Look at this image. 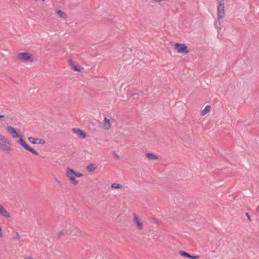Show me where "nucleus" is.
<instances>
[{
  "instance_id": "9b49d317",
  "label": "nucleus",
  "mask_w": 259,
  "mask_h": 259,
  "mask_svg": "<svg viewBox=\"0 0 259 259\" xmlns=\"http://www.w3.org/2000/svg\"><path fill=\"white\" fill-rule=\"evenodd\" d=\"M71 228V225L69 223L66 222L64 226V229L62 231H60L58 233L59 237H61L64 234H68L69 232V229Z\"/></svg>"
},
{
  "instance_id": "a878e982",
  "label": "nucleus",
  "mask_w": 259,
  "mask_h": 259,
  "mask_svg": "<svg viewBox=\"0 0 259 259\" xmlns=\"http://www.w3.org/2000/svg\"><path fill=\"white\" fill-rule=\"evenodd\" d=\"M115 157L117 159H118L119 158V156L118 155H117L116 154H115Z\"/></svg>"
},
{
  "instance_id": "4468645a",
  "label": "nucleus",
  "mask_w": 259,
  "mask_h": 259,
  "mask_svg": "<svg viewBox=\"0 0 259 259\" xmlns=\"http://www.w3.org/2000/svg\"><path fill=\"white\" fill-rule=\"evenodd\" d=\"M72 131L75 134L81 139H84L86 137L85 133L79 128H73Z\"/></svg>"
},
{
  "instance_id": "423d86ee",
  "label": "nucleus",
  "mask_w": 259,
  "mask_h": 259,
  "mask_svg": "<svg viewBox=\"0 0 259 259\" xmlns=\"http://www.w3.org/2000/svg\"><path fill=\"white\" fill-rule=\"evenodd\" d=\"M175 49L179 53L187 54L189 52V50H188L187 47L185 45L182 44H175Z\"/></svg>"
},
{
  "instance_id": "0eeeda50",
  "label": "nucleus",
  "mask_w": 259,
  "mask_h": 259,
  "mask_svg": "<svg viewBox=\"0 0 259 259\" xmlns=\"http://www.w3.org/2000/svg\"><path fill=\"white\" fill-rule=\"evenodd\" d=\"M133 222L138 229L142 230L143 229V224L138 216L135 213L134 214Z\"/></svg>"
},
{
  "instance_id": "1a4fd4ad",
  "label": "nucleus",
  "mask_w": 259,
  "mask_h": 259,
  "mask_svg": "<svg viewBox=\"0 0 259 259\" xmlns=\"http://www.w3.org/2000/svg\"><path fill=\"white\" fill-rule=\"evenodd\" d=\"M8 132L12 136V138L15 139L19 137L21 135L18 134L16 129L11 126H7Z\"/></svg>"
},
{
  "instance_id": "f3484780",
  "label": "nucleus",
  "mask_w": 259,
  "mask_h": 259,
  "mask_svg": "<svg viewBox=\"0 0 259 259\" xmlns=\"http://www.w3.org/2000/svg\"><path fill=\"white\" fill-rule=\"evenodd\" d=\"M97 167L93 163H90L87 167V169L89 172H92L94 171L96 169Z\"/></svg>"
},
{
  "instance_id": "ddd939ff",
  "label": "nucleus",
  "mask_w": 259,
  "mask_h": 259,
  "mask_svg": "<svg viewBox=\"0 0 259 259\" xmlns=\"http://www.w3.org/2000/svg\"><path fill=\"white\" fill-rule=\"evenodd\" d=\"M102 127L106 131H108L111 128V123L110 120L105 117L103 119V123L102 124Z\"/></svg>"
},
{
  "instance_id": "f8f14e48",
  "label": "nucleus",
  "mask_w": 259,
  "mask_h": 259,
  "mask_svg": "<svg viewBox=\"0 0 259 259\" xmlns=\"http://www.w3.org/2000/svg\"><path fill=\"white\" fill-rule=\"evenodd\" d=\"M0 215L3 217L9 219L11 218V215L6 209L0 204Z\"/></svg>"
},
{
  "instance_id": "4be33fe9",
  "label": "nucleus",
  "mask_w": 259,
  "mask_h": 259,
  "mask_svg": "<svg viewBox=\"0 0 259 259\" xmlns=\"http://www.w3.org/2000/svg\"><path fill=\"white\" fill-rule=\"evenodd\" d=\"M14 239L19 240L21 238V236L19 235V233L16 232L15 236L13 237Z\"/></svg>"
},
{
  "instance_id": "f257e3e1",
  "label": "nucleus",
  "mask_w": 259,
  "mask_h": 259,
  "mask_svg": "<svg viewBox=\"0 0 259 259\" xmlns=\"http://www.w3.org/2000/svg\"><path fill=\"white\" fill-rule=\"evenodd\" d=\"M65 175L74 186H76L78 183V181L75 179V177H81L83 176V174L80 172L75 171L72 168L67 167L66 170Z\"/></svg>"
},
{
  "instance_id": "39448f33",
  "label": "nucleus",
  "mask_w": 259,
  "mask_h": 259,
  "mask_svg": "<svg viewBox=\"0 0 259 259\" xmlns=\"http://www.w3.org/2000/svg\"><path fill=\"white\" fill-rule=\"evenodd\" d=\"M18 58L24 61L32 62L33 61V56L26 52L19 53Z\"/></svg>"
},
{
  "instance_id": "6ab92c4d",
  "label": "nucleus",
  "mask_w": 259,
  "mask_h": 259,
  "mask_svg": "<svg viewBox=\"0 0 259 259\" xmlns=\"http://www.w3.org/2000/svg\"><path fill=\"white\" fill-rule=\"evenodd\" d=\"M179 254L182 256H184V257H188V258H189L191 256V255L190 254H189L188 253H187L184 251H180L179 252Z\"/></svg>"
},
{
  "instance_id": "aec40b11",
  "label": "nucleus",
  "mask_w": 259,
  "mask_h": 259,
  "mask_svg": "<svg viewBox=\"0 0 259 259\" xmlns=\"http://www.w3.org/2000/svg\"><path fill=\"white\" fill-rule=\"evenodd\" d=\"M56 13L60 15V16L63 18H65L67 17V15H66V14L62 11L61 10H58L57 11Z\"/></svg>"
},
{
  "instance_id": "bb28decb",
  "label": "nucleus",
  "mask_w": 259,
  "mask_h": 259,
  "mask_svg": "<svg viewBox=\"0 0 259 259\" xmlns=\"http://www.w3.org/2000/svg\"><path fill=\"white\" fill-rule=\"evenodd\" d=\"M138 95L137 93H133L132 96L137 95Z\"/></svg>"
},
{
  "instance_id": "412c9836",
  "label": "nucleus",
  "mask_w": 259,
  "mask_h": 259,
  "mask_svg": "<svg viewBox=\"0 0 259 259\" xmlns=\"http://www.w3.org/2000/svg\"><path fill=\"white\" fill-rule=\"evenodd\" d=\"M111 187L114 189H120L122 187V185L120 184L113 183L111 184Z\"/></svg>"
},
{
  "instance_id": "f03ea898",
  "label": "nucleus",
  "mask_w": 259,
  "mask_h": 259,
  "mask_svg": "<svg viewBox=\"0 0 259 259\" xmlns=\"http://www.w3.org/2000/svg\"><path fill=\"white\" fill-rule=\"evenodd\" d=\"M11 149V144L9 139L0 134V150L7 153Z\"/></svg>"
},
{
  "instance_id": "a211bd4d",
  "label": "nucleus",
  "mask_w": 259,
  "mask_h": 259,
  "mask_svg": "<svg viewBox=\"0 0 259 259\" xmlns=\"http://www.w3.org/2000/svg\"><path fill=\"white\" fill-rule=\"evenodd\" d=\"M146 157L150 160H155L158 159V156L152 153H147L146 154Z\"/></svg>"
},
{
  "instance_id": "5701e85b",
  "label": "nucleus",
  "mask_w": 259,
  "mask_h": 259,
  "mask_svg": "<svg viewBox=\"0 0 259 259\" xmlns=\"http://www.w3.org/2000/svg\"><path fill=\"white\" fill-rule=\"evenodd\" d=\"M199 255H191V256L190 257H189V258H191V259H199Z\"/></svg>"
},
{
  "instance_id": "9d476101",
  "label": "nucleus",
  "mask_w": 259,
  "mask_h": 259,
  "mask_svg": "<svg viewBox=\"0 0 259 259\" xmlns=\"http://www.w3.org/2000/svg\"><path fill=\"white\" fill-rule=\"evenodd\" d=\"M29 142L32 144H42L44 145L46 143V141L43 139L35 138L32 137H30L28 138Z\"/></svg>"
},
{
  "instance_id": "7ed1b4c3",
  "label": "nucleus",
  "mask_w": 259,
  "mask_h": 259,
  "mask_svg": "<svg viewBox=\"0 0 259 259\" xmlns=\"http://www.w3.org/2000/svg\"><path fill=\"white\" fill-rule=\"evenodd\" d=\"M18 138H19V140L17 142L20 146L23 147L26 150L31 152L33 154L35 155H38V153L35 150L30 147L26 143L25 141L23 139V136L22 135Z\"/></svg>"
},
{
  "instance_id": "6e6552de",
  "label": "nucleus",
  "mask_w": 259,
  "mask_h": 259,
  "mask_svg": "<svg viewBox=\"0 0 259 259\" xmlns=\"http://www.w3.org/2000/svg\"><path fill=\"white\" fill-rule=\"evenodd\" d=\"M68 63L69 65L71 66L72 69L74 71L82 72L84 68L83 67H80V66L78 64H75V63L73 62V61L71 59L68 60Z\"/></svg>"
},
{
  "instance_id": "b1692460",
  "label": "nucleus",
  "mask_w": 259,
  "mask_h": 259,
  "mask_svg": "<svg viewBox=\"0 0 259 259\" xmlns=\"http://www.w3.org/2000/svg\"><path fill=\"white\" fill-rule=\"evenodd\" d=\"M245 215L247 217V219L248 220V221H251V218H250V217L249 213L248 212H247V213H246Z\"/></svg>"
},
{
  "instance_id": "393cba45",
  "label": "nucleus",
  "mask_w": 259,
  "mask_h": 259,
  "mask_svg": "<svg viewBox=\"0 0 259 259\" xmlns=\"http://www.w3.org/2000/svg\"><path fill=\"white\" fill-rule=\"evenodd\" d=\"M3 237V232L2 227L0 226V238Z\"/></svg>"
},
{
  "instance_id": "dca6fc26",
  "label": "nucleus",
  "mask_w": 259,
  "mask_h": 259,
  "mask_svg": "<svg viewBox=\"0 0 259 259\" xmlns=\"http://www.w3.org/2000/svg\"><path fill=\"white\" fill-rule=\"evenodd\" d=\"M210 109V106L209 105H206L204 108L201 111V115L204 116L208 113Z\"/></svg>"
},
{
  "instance_id": "20e7f679",
  "label": "nucleus",
  "mask_w": 259,
  "mask_h": 259,
  "mask_svg": "<svg viewBox=\"0 0 259 259\" xmlns=\"http://www.w3.org/2000/svg\"><path fill=\"white\" fill-rule=\"evenodd\" d=\"M224 15V3L221 1L219 2L218 6V20L223 19Z\"/></svg>"
},
{
  "instance_id": "c85d7f7f",
  "label": "nucleus",
  "mask_w": 259,
  "mask_h": 259,
  "mask_svg": "<svg viewBox=\"0 0 259 259\" xmlns=\"http://www.w3.org/2000/svg\"><path fill=\"white\" fill-rule=\"evenodd\" d=\"M46 0H42V1L45 2Z\"/></svg>"
},
{
  "instance_id": "cd10ccee",
  "label": "nucleus",
  "mask_w": 259,
  "mask_h": 259,
  "mask_svg": "<svg viewBox=\"0 0 259 259\" xmlns=\"http://www.w3.org/2000/svg\"><path fill=\"white\" fill-rule=\"evenodd\" d=\"M4 115H0V118L4 117Z\"/></svg>"
},
{
  "instance_id": "2eb2a0df",
  "label": "nucleus",
  "mask_w": 259,
  "mask_h": 259,
  "mask_svg": "<svg viewBox=\"0 0 259 259\" xmlns=\"http://www.w3.org/2000/svg\"><path fill=\"white\" fill-rule=\"evenodd\" d=\"M68 234H71L73 235H79L81 234V231L78 228L71 226Z\"/></svg>"
}]
</instances>
